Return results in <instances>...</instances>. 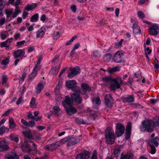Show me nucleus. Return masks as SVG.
Wrapping results in <instances>:
<instances>
[{
    "label": "nucleus",
    "instance_id": "nucleus-1",
    "mask_svg": "<svg viewBox=\"0 0 159 159\" xmlns=\"http://www.w3.org/2000/svg\"><path fill=\"white\" fill-rule=\"evenodd\" d=\"M62 104L66 109L67 115L71 116L77 112V109L71 106L73 104V102L69 96L65 97V100L62 101Z\"/></svg>",
    "mask_w": 159,
    "mask_h": 159
},
{
    "label": "nucleus",
    "instance_id": "nucleus-2",
    "mask_svg": "<svg viewBox=\"0 0 159 159\" xmlns=\"http://www.w3.org/2000/svg\"><path fill=\"white\" fill-rule=\"evenodd\" d=\"M154 128L153 120H146L142 122L140 129L142 131H147L151 132L153 130Z\"/></svg>",
    "mask_w": 159,
    "mask_h": 159
},
{
    "label": "nucleus",
    "instance_id": "nucleus-3",
    "mask_svg": "<svg viewBox=\"0 0 159 159\" xmlns=\"http://www.w3.org/2000/svg\"><path fill=\"white\" fill-rule=\"evenodd\" d=\"M105 137L107 143L112 144L115 141L114 133L113 130L109 128L106 129L105 131Z\"/></svg>",
    "mask_w": 159,
    "mask_h": 159
},
{
    "label": "nucleus",
    "instance_id": "nucleus-4",
    "mask_svg": "<svg viewBox=\"0 0 159 159\" xmlns=\"http://www.w3.org/2000/svg\"><path fill=\"white\" fill-rule=\"evenodd\" d=\"M123 84V80L119 77L113 78L110 85L109 88L111 90L115 91L116 89H120V84Z\"/></svg>",
    "mask_w": 159,
    "mask_h": 159
},
{
    "label": "nucleus",
    "instance_id": "nucleus-5",
    "mask_svg": "<svg viewBox=\"0 0 159 159\" xmlns=\"http://www.w3.org/2000/svg\"><path fill=\"white\" fill-rule=\"evenodd\" d=\"M29 142L33 143V145L34 147L31 148L27 141H25L22 144L21 148L22 150L25 152H28L31 153L32 152L33 153H35L36 151V146L32 142L30 141Z\"/></svg>",
    "mask_w": 159,
    "mask_h": 159
},
{
    "label": "nucleus",
    "instance_id": "nucleus-6",
    "mask_svg": "<svg viewBox=\"0 0 159 159\" xmlns=\"http://www.w3.org/2000/svg\"><path fill=\"white\" fill-rule=\"evenodd\" d=\"M125 127L124 125L120 123H118L116 124V136L117 137L121 136L124 133Z\"/></svg>",
    "mask_w": 159,
    "mask_h": 159
},
{
    "label": "nucleus",
    "instance_id": "nucleus-7",
    "mask_svg": "<svg viewBox=\"0 0 159 159\" xmlns=\"http://www.w3.org/2000/svg\"><path fill=\"white\" fill-rule=\"evenodd\" d=\"M76 82L73 80L67 81L66 83V85L68 88L73 89V90L76 92L79 93L80 89L76 87Z\"/></svg>",
    "mask_w": 159,
    "mask_h": 159
},
{
    "label": "nucleus",
    "instance_id": "nucleus-8",
    "mask_svg": "<svg viewBox=\"0 0 159 159\" xmlns=\"http://www.w3.org/2000/svg\"><path fill=\"white\" fill-rule=\"evenodd\" d=\"M71 100L74 101L78 104H80L82 103V98L80 94L78 93H72L71 96Z\"/></svg>",
    "mask_w": 159,
    "mask_h": 159
},
{
    "label": "nucleus",
    "instance_id": "nucleus-9",
    "mask_svg": "<svg viewBox=\"0 0 159 159\" xmlns=\"http://www.w3.org/2000/svg\"><path fill=\"white\" fill-rule=\"evenodd\" d=\"M124 53L122 51H117L113 57V60L116 62L121 63L122 60Z\"/></svg>",
    "mask_w": 159,
    "mask_h": 159
},
{
    "label": "nucleus",
    "instance_id": "nucleus-10",
    "mask_svg": "<svg viewBox=\"0 0 159 159\" xmlns=\"http://www.w3.org/2000/svg\"><path fill=\"white\" fill-rule=\"evenodd\" d=\"M90 157V153L87 151L80 152L77 154L76 159H88Z\"/></svg>",
    "mask_w": 159,
    "mask_h": 159
},
{
    "label": "nucleus",
    "instance_id": "nucleus-11",
    "mask_svg": "<svg viewBox=\"0 0 159 159\" xmlns=\"http://www.w3.org/2000/svg\"><path fill=\"white\" fill-rule=\"evenodd\" d=\"M150 34L157 35L159 33V27L157 24H155L148 29Z\"/></svg>",
    "mask_w": 159,
    "mask_h": 159
},
{
    "label": "nucleus",
    "instance_id": "nucleus-12",
    "mask_svg": "<svg viewBox=\"0 0 159 159\" xmlns=\"http://www.w3.org/2000/svg\"><path fill=\"white\" fill-rule=\"evenodd\" d=\"M60 146L61 143L59 141H57L54 143L46 145L44 147V149L48 151H50L56 149Z\"/></svg>",
    "mask_w": 159,
    "mask_h": 159
},
{
    "label": "nucleus",
    "instance_id": "nucleus-13",
    "mask_svg": "<svg viewBox=\"0 0 159 159\" xmlns=\"http://www.w3.org/2000/svg\"><path fill=\"white\" fill-rule=\"evenodd\" d=\"M81 87L82 88V90H80V93L82 95L85 94L87 91L89 92L91 90V88L90 86L87 84L86 83H83L81 84Z\"/></svg>",
    "mask_w": 159,
    "mask_h": 159
},
{
    "label": "nucleus",
    "instance_id": "nucleus-14",
    "mask_svg": "<svg viewBox=\"0 0 159 159\" xmlns=\"http://www.w3.org/2000/svg\"><path fill=\"white\" fill-rule=\"evenodd\" d=\"M25 54V52L23 49H18L13 52V57L15 59L20 58L22 59Z\"/></svg>",
    "mask_w": 159,
    "mask_h": 159
},
{
    "label": "nucleus",
    "instance_id": "nucleus-15",
    "mask_svg": "<svg viewBox=\"0 0 159 159\" xmlns=\"http://www.w3.org/2000/svg\"><path fill=\"white\" fill-rule=\"evenodd\" d=\"M80 73V68L78 66H76L71 70V72L68 74V77L70 78H72Z\"/></svg>",
    "mask_w": 159,
    "mask_h": 159
},
{
    "label": "nucleus",
    "instance_id": "nucleus-16",
    "mask_svg": "<svg viewBox=\"0 0 159 159\" xmlns=\"http://www.w3.org/2000/svg\"><path fill=\"white\" fill-rule=\"evenodd\" d=\"M105 103L107 107L110 108L112 107L113 102V99L112 98L111 95L110 94H107L105 96Z\"/></svg>",
    "mask_w": 159,
    "mask_h": 159
},
{
    "label": "nucleus",
    "instance_id": "nucleus-17",
    "mask_svg": "<svg viewBox=\"0 0 159 159\" xmlns=\"http://www.w3.org/2000/svg\"><path fill=\"white\" fill-rule=\"evenodd\" d=\"M5 157L7 159H19V157L14 152L11 151L5 155Z\"/></svg>",
    "mask_w": 159,
    "mask_h": 159
},
{
    "label": "nucleus",
    "instance_id": "nucleus-18",
    "mask_svg": "<svg viewBox=\"0 0 159 159\" xmlns=\"http://www.w3.org/2000/svg\"><path fill=\"white\" fill-rule=\"evenodd\" d=\"M132 129V123L129 122L127 124L125 129V138L128 140L130 137Z\"/></svg>",
    "mask_w": 159,
    "mask_h": 159
},
{
    "label": "nucleus",
    "instance_id": "nucleus-19",
    "mask_svg": "<svg viewBox=\"0 0 159 159\" xmlns=\"http://www.w3.org/2000/svg\"><path fill=\"white\" fill-rule=\"evenodd\" d=\"M159 137H156L149 140L148 143L149 146H155L157 147L159 145Z\"/></svg>",
    "mask_w": 159,
    "mask_h": 159
},
{
    "label": "nucleus",
    "instance_id": "nucleus-20",
    "mask_svg": "<svg viewBox=\"0 0 159 159\" xmlns=\"http://www.w3.org/2000/svg\"><path fill=\"white\" fill-rule=\"evenodd\" d=\"M46 31V29L43 27L41 28L37 32L36 36L37 38H43L44 36Z\"/></svg>",
    "mask_w": 159,
    "mask_h": 159
},
{
    "label": "nucleus",
    "instance_id": "nucleus-21",
    "mask_svg": "<svg viewBox=\"0 0 159 159\" xmlns=\"http://www.w3.org/2000/svg\"><path fill=\"white\" fill-rule=\"evenodd\" d=\"M9 147L7 145L5 140L0 141V151L2 152L7 151Z\"/></svg>",
    "mask_w": 159,
    "mask_h": 159
},
{
    "label": "nucleus",
    "instance_id": "nucleus-22",
    "mask_svg": "<svg viewBox=\"0 0 159 159\" xmlns=\"http://www.w3.org/2000/svg\"><path fill=\"white\" fill-rule=\"evenodd\" d=\"M134 98L133 95H128L123 98V101L125 102L130 103L134 101Z\"/></svg>",
    "mask_w": 159,
    "mask_h": 159
},
{
    "label": "nucleus",
    "instance_id": "nucleus-23",
    "mask_svg": "<svg viewBox=\"0 0 159 159\" xmlns=\"http://www.w3.org/2000/svg\"><path fill=\"white\" fill-rule=\"evenodd\" d=\"M12 39H7L5 41L1 42L0 43V45L1 47L8 48L10 44L11 43Z\"/></svg>",
    "mask_w": 159,
    "mask_h": 159
},
{
    "label": "nucleus",
    "instance_id": "nucleus-24",
    "mask_svg": "<svg viewBox=\"0 0 159 159\" xmlns=\"http://www.w3.org/2000/svg\"><path fill=\"white\" fill-rule=\"evenodd\" d=\"M37 6V4L36 3H33L31 4H28L25 7L24 10L27 11L32 10L35 9Z\"/></svg>",
    "mask_w": 159,
    "mask_h": 159
},
{
    "label": "nucleus",
    "instance_id": "nucleus-25",
    "mask_svg": "<svg viewBox=\"0 0 159 159\" xmlns=\"http://www.w3.org/2000/svg\"><path fill=\"white\" fill-rule=\"evenodd\" d=\"M44 88V86L43 84L41 83L39 84L35 88L36 93L37 94L40 93Z\"/></svg>",
    "mask_w": 159,
    "mask_h": 159
},
{
    "label": "nucleus",
    "instance_id": "nucleus-26",
    "mask_svg": "<svg viewBox=\"0 0 159 159\" xmlns=\"http://www.w3.org/2000/svg\"><path fill=\"white\" fill-rule=\"evenodd\" d=\"M134 158L133 154L128 152L125 155L121 156L120 159H133Z\"/></svg>",
    "mask_w": 159,
    "mask_h": 159
},
{
    "label": "nucleus",
    "instance_id": "nucleus-27",
    "mask_svg": "<svg viewBox=\"0 0 159 159\" xmlns=\"http://www.w3.org/2000/svg\"><path fill=\"white\" fill-rule=\"evenodd\" d=\"M61 68L60 65H59L54 67L52 68L50 72L51 74H57Z\"/></svg>",
    "mask_w": 159,
    "mask_h": 159
},
{
    "label": "nucleus",
    "instance_id": "nucleus-28",
    "mask_svg": "<svg viewBox=\"0 0 159 159\" xmlns=\"http://www.w3.org/2000/svg\"><path fill=\"white\" fill-rule=\"evenodd\" d=\"M77 142L76 141V140L75 138H68L67 146H70L76 144Z\"/></svg>",
    "mask_w": 159,
    "mask_h": 159
},
{
    "label": "nucleus",
    "instance_id": "nucleus-29",
    "mask_svg": "<svg viewBox=\"0 0 159 159\" xmlns=\"http://www.w3.org/2000/svg\"><path fill=\"white\" fill-rule=\"evenodd\" d=\"M133 33L135 34L140 33L141 30L140 27L136 24H134L133 26Z\"/></svg>",
    "mask_w": 159,
    "mask_h": 159
},
{
    "label": "nucleus",
    "instance_id": "nucleus-30",
    "mask_svg": "<svg viewBox=\"0 0 159 159\" xmlns=\"http://www.w3.org/2000/svg\"><path fill=\"white\" fill-rule=\"evenodd\" d=\"M53 112L54 113L57 115V116H60L62 112V111L61 110L59 107L55 106L53 108Z\"/></svg>",
    "mask_w": 159,
    "mask_h": 159
},
{
    "label": "nucleus",
    "instance_id": "nucleus-31",
    "mask_svg": "<svg viewBox=\"0 0 159 159\" xmlns=\"http://www.w3.org/2000/svg\"><path fill=\"white\" fill-rule=\"evenodd\" d=\"M13 9L12 8L6 9L5 10L7 17L8 18L12 15L13 13Z\"/></svg>",
    "mask_w": 159,
    "mask_h": 159
},
{
    "label": "nucleus",
    "instance_id": "nucleus-32",
    "mask_svg": "<svg viewBox=\"0 0 159 159\" xmlns=\"http://www.w3.org/2000/svg\"><path fill=\"white\" fill-rule=\"evenodd\" d=\"M113 79L110 77H105L102 78V80L105 84V85L107 86L109 82H111Z\"/></svg>",
    "mask_w": 159,
    "mask_h": 159
},
{
    "label": "nucleus",
    "instance_id": "nucleus-33",
    "mask_svg": "<svg viewBox=\"0 0 159 159\" xmlns=\"http://www.w3.org/2000/svg\"><path fill=\"white\" fill-rule=\"evenodd\" d=\"M92 102L94 106L95 105H98L101 103V101L99 97L94 98L92 100Z\"/></svg>",
    "mask_w": 159,
    "mask_h": 159
},
{
    "label": "nucleus",
    "instance_id": "nucleus-34",
    "mask_svg": "<svg viewBox=\"0 0 159 159\" xmlns=\"http://www.w3.org/2000/svg\"><path fill=\"white\" fill-rule=\"evenodd\" d=\"M20 12L21 11L19 8H15L14 10V11L12 13V18L16 17L19 14Z\"/></svg>",
    "mask_w": 159,
    "mask_h": 159
},
{
    "label": "nucleus",
    "instance_id": "nucleus-35",
    "mask_svg": "<svg viewBox=\"0 0 159 159\" xmlns=\"http://www.w3.org/2000/svg\"><path fill=\"white\" fill-rule=\"evenodd\" d=\"M25 91V88L23 87V89L22 92L20 94V97L18 99V100L16 102V104L17 105H19L21 103L22 100L23 99L22 96L23 94L24 93Z\"/></svg>",
    "mask_w": 159,
    "mask_h": 159
},
{
    "label": "nucleus",
    "instance_id": "nucleus-36",
    "mask_svg": "<svg viewBox=\"0 0 159 159\" xmlns=\"http://www.w3.org/2000/svg\"><path fill=\"white\" fill-rule=\"evenodd\" d=\"M9 122V127L10 128H13L16 126L15 122L12 118H10V119Z\"/></svg>",
    "mask_w": 159,
    "mask_h": 159
},
{
    "label": "nucleus",
    "instance_id": "nucleus-37",
    "mask_svg": "<svg viewBox=\"0 0 159 159\" xmlns=\"http://www.w3.org/2000/svg\"><path fill=\"white\" fill-rule=\"evenodd\" d=\"M8 128L5 127L4 126H2L0 128V135H2L5 132H8Z\"/></svg>",
    "mask_w": 159,
    "mask_h": 159
},
{
    "label": "nucleus",
    "instance_id": "nucleus-38",
    "mask_svg": "<svg viewBox=\"0 0 159 159\" xmlns=\"http://www.w3.org/2000/svg\"><path fill=\"white\" fill-rule=\"evenodd\" d=\"M112 55L110 53L107 54L104 57L103 59L105 61H109L111 59Z\"/></svg>",
    "mask_w": 159,
    "mask_h": 159
},
{
    "label": "nucleus",
    "instance_id": "nucleus-39",
    "mask_svg": "<svg viewBox=\"0 0 159 159\" xmlns=\"http://www.w3.org/2000/svg\"><path fill=\"white\" fill-rule=\"evenodd\" d=\"M38 18V14H36L32 16L30 21L31 22H37Z\"/></svg>",
    "mask_w": 159,
    "mask_h": 159
},
{
    "label": "nucleus",
    "instance_id": "nucleus-40",
    "mask_svg": "<svg viewBox=\"0 0 159 159\" xmlns=\"http://www.w3.org/2000/svg\"><path fill=\"white\" fill-rule=\"evenodd\" d=\"M75 122L78 124H85L86 123L83 120L79 118H75Z\"/></svg>",
    "mask_w": 159,
    "mask_h": 159
},
{
    "label": "nucleus",
    "instance_id": "nucleus-41",
    "mask_svg": "<svg viewBox=\"0 0 159 159\" xmlns=\"http://www.w3.org/2000/svg\"><path fill=\"white\" fill-rule=\"evenodd\" d=\"M37 73L33 71H32L31 74L30 75L28 80H32L34 79L37 75Z\"/></svg>",
    "mask_w": 159,
    "mask_h": 159
},
{
    "label": "nucleus",
    "instance_id": "nucleus-42",
    "mask_svg": "<svg viewBox=\"0 0 159 159\" xmlns=\"http://www.w3.org/2000/svg\"><path fill=\"white\" fill-rule=\"evenodd\" d=\"M120 67L119 66H116L111 69L109 70V72L110 73H113L120 70Z\"/></svg>",
    "mask_w": 159,
    "mask_h": 159
},
{
    "label": "nucleus",
    "instance_id": "nucleus-43",
    "mask_svg": "<svg viewBox=\"0 0 159 159\" xmlns=\"http://www.w3.org/2000/svg\"><path fill=\"white\" fill-rule=\"evenodd\" d=\"M35 99L34 98H32L30 101V107L32 108L36 106L35 105Z\"/></svg>",
    "mask_w": 159,
    "mask_h": 159
},
{
    "label": "nucleus",
    "instance_id": "nucleus-44",
    "mask_svg": "<svg viewBox=\"0 0 159 159\" xmlns=\"http://www.w3.org/2000/svg\"><path fill=\"white\" fill-rule=\"evenodd\" d=\"M154 126L156 127L159 125V116L157 117L153 120Z\"/></svg>",
    "mask_w": 159,
    "mask_h": 159
},
{
    "label": "nucleus",
    "instance_id": "nucleus-45",
    "mask_svg": "<svg viewBox=\"0 0 159 159\" xmlns=\"http://www.w3.org/2000/svg\"><path fill=\"white\" fill-rule=\"evenodd\" d=\"M25 41L24 40L18 42L16 43V46L18 48H20L21 46L23 45L25 43Z\"/></svg>",
    "mask_w": 159,
    "mask_h": 159
},
{
    "label": "nucleus",
    "instance_id": "nucleus-46",
    "mask_svg": "<svg viewBox=\"0 0 159 159\" xmlns=\"http://www.w3.org/2000/svg\"><path fill=\"white\" fill-rule=\"evenodd\" d=\"M120 148H116L114 149V153L116 157H117L118 156V155L120 154Z\"/></svg>",
    "mask_w": 159,
    "mask_h": 159
},
{
    "label": "nucleus",
    "instance_id": "nucleus-47",
    "mask_svg": "<svg viewBox=\"0 0 159 159\" xmlns=\"http://www.w3.org/2000/svg\"><path fill=\"white\" fill-rule=\"evenodd\" d=\"M28 127H32L35 125V123L33 120H32L28 121Z\"/></svg>",
    "mask_w": 159,
    "mask_h": 159
},
{
    "label": "nucleus",
    "instance_id": "nucleus-48",
    "mask_svg": "<svg viewBox=\"0 0 159 159\" xmlns=\"http://www.w3.org/2000/svg\"><path fill=\"white\" fill-rule=\"evenodd\" d=\"M22 133L25 137L28 139H30L32 138V135L27 131H23Z\"/></svg>",
    "mask_w": 159,
    "mask_h": 159
},
{
    "label": "nucleus",
    "instance_id": "nucleus-49",
    "mask_svg": "<svg viewBox=\"0 0 159 159\" xmlns=\"http://www.w3.org/2000/svg\"><path fill=\"white\" fill-rule=\"evenodd\" d=\"M138 17L142 19H143L145 17V15L144 13L141 11H139L137 13Z\"/></svg>",
    "mask_w": 159,
    "mask_h": 159
},
{
    "label": "nucleus",
    "instance_id": "nucleus-50",
    "mask_svg": "<svg viewBox=\"0 0 159 159\" xmlns=\"http://www.w3.org/2000/svg\"><path fill=\"white\" fill-rule=\"evenodd\" d=\"M26 77V74L24 73L21 75V77L19 80V83L20 84L22 83L24 80L25 78Z\"/></svg>",
    "mask_w": 159,
    "mask_h": 159
},
{
    "label": "nucleus",
    "instance_id": "nucleus-51",
    "mask_svg": "<svg viewBox=\"0 0 159 159\" xmlns=\"http://www.w3.org/2000/svg\"><path fill=\"white\" fill-rule=\"evenodd\" d=\"M97 152L95 150H94L93 152L92 156L90 159H97Z\"/></svg>",
    "mask_w": 159,
    "mask_h": 159
},
{
    "label": "nucleus",
    "instance_id": "nucleus-52",
    "mask_svg": "<svg viewBox=\"0 0 159 159\" xmlns=\"http://www.w3.org/2000/svg\"><path fill=\"white\" fill-rule=\"evenodd\" d=\"M151 148V151L150 152L152 154H154L156 152V149L153 146H150Z\"/></svg>",
    "mask_w": 159,
    "mask_h": 159
},
{
    "label": "nucleus",
    "instance_id": "nucleus-53",
    "mask_svg": "<svg viewBox=\"0 0 159 159\" xmlns=\"http://www.w3.org/2000/svg\"><path fill=\"white\" fill-rule=\"evenodd\" d=\"M68 137H65L63 138V139H61L60 141H59L61 143V145L67 142H68Z\"/></svg>",
    "mask_w": 159,
    "mask_h": 159
},
{
    "label": "nucleus",
    "instance_id": "nucleus-54",
    "mask_svg": "<svg viewBox=\"0 0 159 159\" xmlns=\"http://www.w3.org/2000/svg\"><path fill=\"white\" fill-rule=\"evenodd\" d=\"M21 0H16L13 6L15 7V8H19L18 5L20 3Z\"/></svg>",
    "mask_w": 159,
    "mask_h": 159
},
{
    "label": "nucleus",
    "instance_id": "nucleus-55",
    "mask_svg": "<svg viewBox=\"0 0 159 159\" xmlns=\"http://www.w3.org/2000/svg\"><path fill=\"white\" fill-rule=\"evenodd\" d=\"M9 61V59L7 58L2 60L1 64L4 65H7L8 64Z\"/></svg>",
    "mask_w": 159,
    "mask_h": 159
},
{
    "label": "nucleus",
    "instance_id": "nucleus-56",
    "mask_svg": "<svg viewBox=\"0 0 159 159\" xmlns=\"http://www.w3.org/2000/svg\"><path fill=\"white\" fill-rule=\"evenodd\" d=\"M40 68L41 67L40 65H36L33 71L37 73V72L40 69Z\"/></svg>",
    "mask_w": 159,
    "mask_h": 159
},
{
    "label": "nucleus",
    "instance_id": "nucleus-57",
    "mask_svg": "<svg viewBox=\"0 0 159 159\" xmlns=\"http://www.w3.org/2000/svg\"><path fill=\"white\" fill-rule=\"evenodd\" d=\"M34 47L33 46L29 47L28 48L27 52L28 53H30L34 51Z\"/></svg>",
    "mask_w": 159,
    "mask_h": 159
},
{
    "label": "nucleus",
    "instance_id": "nucleus-58",
    "mask_svg": "<svg viewBox=\"0 0 159 159\" xmlns=\"http://www.w3.org/2000/svg\"><path fill=\"white\" fill-rule=\"evenodd\" d=\"M7 80V77L6 76L4 75L3 76L2 78V84H4L6 83Z\"/></svg>",
    "mask_w": 159,
    "mask_h": 159
},
{
    "label": "nucleus",
    "instance_id": "nucleus-59",
    "mask_svg": "<svg viewBox=\"0 0 159 159\" xmlns=\"http://www.w3.org/2000/svg\"><path fill=\"white\" fill-rule=\"evenodd\" d=\"M12 110V109H9L7 111L3 114L2 115V116H7L10 113L11 111Z\"/></svg>",
    "mask_w": 159,
    "mask_h": 159
},
{
    "label": "nucleus",
    "instance_id": "nucleus-60",
    "mask_svg": "<svg viewBox=\"0 0 159 159\" xmlns=\"http://www.w3.org/2000/svg\"><path fill=\"white\" fill-rule=\"evenodd\" d=\"M28 119H33L34 118V116L31 113H29L27 115Z\"/></svg>",
    "mask_w": 159,
    "mask_h": 159
},
{
    "label": "nucleus",
    "instance_id": "nucleus-61",
    "mask_svg": "<svg viewBox=\"0 0 159 159\" xmlns=\"http://www.w3.org/2000/svg\"><path fill=\"white\" fill-rule=\"evenodd\" d=\"M20 37V33H16L14 35V37L15 40H17Z\"/></svg>",
    "mask_w": 159,
    "mask_h": 159
},
{
    "label": "nucleus",
    "instance_id": "nucleus-62",
    "mask_svg": "<svg viewBox=\"0 0 159 159\" xmlns=\"http://www.w3.org/2000/svg\"><path fill=\"white\" fill-rule=\"evenodd\" d=\"M1 39L3 40L5 39L7 37L5 32H2L1 34Z\"/></svg>",
    "mask_w": 159,
    "mask_h": 159
},
{
    "label": "nucleus",
    "instance_id": "nucleus-63",
    "mask_svg": "<svg viewBox=\"0 0 159 159\" xmlns=\"http://www.w3.org/2000/svg\"><path fill=\"white\" fill-rule=\"evenodd\" d=\"M70 9L71 10L74 12H75L76 11V6L74 5L71 6L70 7Z\"/></svg>",
    "mask_w": 159,
    "mask_h": 159
},
{
    "label": "nucleus",
    "instance_id": "nucleus-64",
    "mask_svg": "<svg viewBox=\"0 0 159 159\" xmlns=\"http://www.w3.org/2000/svg\"><path fill=\"white\" fill-rule=\"evenodd\" d=\"M60 36L59 33L58 32H56V34H55L53 36V39H57Z\"/></svg>",
    "mask_w": 159,
    "mask_h": 159
}]
</instances>
